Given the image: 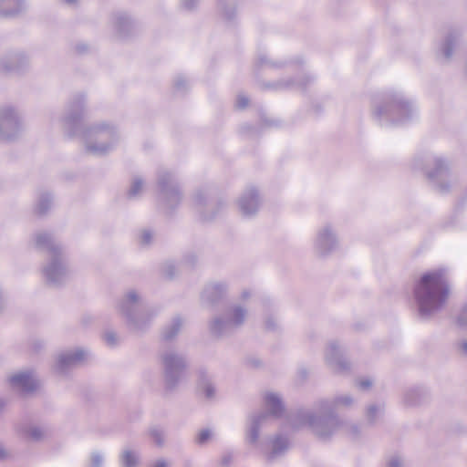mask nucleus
I'll use <instances>...</instances> for the list:
<instances>
[{"instance_id": "f257e3e1", "label": "nucleus", "mask_w": 467, "mask_h": 467, "mask_svg": "<svg viewBox=\"0 0 467 467\" xmlns=\"http://www.w3.org/2000/svg\"><path fill=\"white\" fill-rule=\"evenodd\" d=\"M84 101L82 94L72 98L63 119L64 130L69 137H79L84 141L88 153L106 154L118 141L116 129L104 123L84 128Z\"/></svg>"}, {"instance_id": "f03ea898", "label": "nucleus", "mask_w": 467, "mask_h": 467, "mask_svg": "<svg viewBox=\"0 0 467 467\" xmlns=\"http://www.w3.org/2000/svg\"><path fill=\"white\" fill-rule=\"evenodd\" d=\"M353 402V398L347 394L332 400H320L315 405V412L297 410L291 420V425L293 428L308 426L318 438L327 440L343 426V422L335 413L336 410L348 408Z\"/></svg>"}, {"instance_id": "7ed1b4c3", "label": "nucleus", "mask_w": 467, "mask_h": 467, "mask_svg": "<svg viewBox=\"0 0 467 467\" xmlns=\"http://www.w3.org/2000/svg\"><path fill=\"white\" fill-rule=\"evenodd\" d=\"M449 293L445 269L440 268L422 275L413 290L420 317L427 319L439 312L444 306Z\"/></svg>"}, {"instance_id": "20e7f679", "label": "nucleus", "mask_w": 467, "mask_h": 467, "mask_svg": "<svg viewBox=\"0 0 467 467\" xmlns=\"http://www.w3.org/2000/svg\"><path fill=\"white\" fill-rule=\"evenodd\" d=\"M415 113V108L410 99L401 92L387 93L382 102L375 105L373 117L380 126L403 124L410 120Z\"/></svg>"}, {"instance_id": "39448f33", "label": "nucleus", "mask_w": 467, "mask_h": 467, "mask_svg": "<svg viewBox=\"0 0 467 467\" xmlns=\"http://www.w3.org/2000/svg\"><path fill=\"white\" fill-rule=\"evenodd\" d=\"M35 244L38 249L47 251L51 256L50 262L43 267V275L47 283L53 286L63 284L68 277V271L63 261L60 245L46 232L36 234Z\"/></svg>"}, {"instance_id": "423d86ee", "label": "nucleus", "mask_w": 467, "mask_h": 467, "mask_svg": "<svg viewBox=\"0 0 467 467\" xmlns=\"http://www.w3.org/2000/svg\"><path fill=\"white\" fill-rule=\"evenodd\" d=\"M117 307L129 327L134 331H143L156 315V311L144 306L141 297L134 290L129 291L119 300Z\"/></svg>"}, {"instance_id": "0eeeda50", "label": "nucleus", "mask_w": 467, "mask_h": 467, "mask_svg": "<svg viewBox=\"0 0 467 467\" xmlns=\"http://www.w3.org/2000/svg\"><path fill=\"white\" fill-rule=\"evenodd\" d=\"M160 359L165 389L173 391L186 379L187 358L176 349L168 348L161 353Z\"/></svg>"}, {"instance_id": "6e6552de", "label": "nucleus", "mask_w": 467, "mask_h": 467, "mask_svg": "<svg viewBox=\"0 0 467 467\" xmlns=\"http://www.w3.org/2000/svg\"><path fill=\"white\" fill-rule=\"evenodd\" d=\"M265 405L269 412L262 411L252 415L250 417V424L246 431L247 442L257 447H260L258 438L261 427L268 422L270 417H281L285 410L281 398L275 393H268L265 395Z\"/></svg>"}, {"instance_id": "1a4fd4ad", "label": "nucleus", "mask_w": 467, "mask_h": 467, "mask_svg": "<svg viewBox=\"0 0 467 467\" xmlns=\"http://www.w3.org/2000/svg\"><path fill=\"white\" fill-rule=\"evenodd\" d=\"M246 317V307L240 304H233L225 309L222 317L212 320L210 331L215 337L231 335L244 324Z\"/></svg>"}, {"instance_id": "9d476101", "label": "nucleus", "mask_w": 467, "mask_h": 467, "mask_svg": "<svg viewBox=\"0 0 467 467\" xmlns=\"http://www.w3.org/2000/svg\"><path fill=\"white\" fill-rule=\"evenodd\" d=\"M159 201L166 210H173L179 205L182 194L173 176L167 171L158 174Z\"/></svg>"}, {"instance_id": "9b49d317", "label": "nucleus", "mask_w": 467, "mask_h": 467, "mask_svg": "<svg viewBox=\"0 0 467 467\" xmlns=\"http://www.w3.org/2000/svg\"><path fill=\"white\" fill-rule=\"evenodd\" d=\"M425 162L427 165H433V169L426 171V174L433 186L441 193L447 192L450 189V184L447 182L449 168L445 161L441 158H428Z\"/></svg>"}, {"instance_id": "f8f14e48", "label": "nucleus", "mask_w": 467, "mask_h": 467, "mask_svg": "<svg viewBox=\"0 0 467 467\" xmlns=\"http://www.w3.org/2000/svg\"><path fill=\"white\" fill-rule=\"evenodd\" d=\"M22 130V123L18 114L11 107L0 109V139L13 140Z\"/></svg>"}, {"instance_id": "ddd939ff", "label": "nucleus", "mask_w": 467, "mask_h": 467, "mask_svg": "<svg viewBox=\"0 0 467 467\" xmlns=\"http://www.w3.org/2000/svg\"><path fill=\"white\" fill-rule=\"evenodd\" d=\"M8 382L12 389L22 394H28L35 391L38 381L34 373L30 370L21 371L9 377Z\"/></svg>"}, {"instance_id": "4468645a", "label": "nucleus", "mask_w": 467, "mask_h": 467, "mask_svg": "<svg viewBox=\"0 0 467 467\" xmlns=\"http://www.w3.org/2000/svg\"><path fill=\"white\" fill-rule=\"evenodd\" d=\"M88 352L81 348L62 352L57 357L56 370L59 374H66L70 368L80 364L87 357Z\"/></svg>"}, {"instance_id": "2eb2a0df", "label": "nucleus", "mask_w": 467, "mask_h": 467, "mask_svg": "<svg viewBox=\"0 0 467 467\" xmlns=\"http://www.w3.org/2000/svg\"><path fill=\"white\" fill-rule=\"evenodd\" d=\"M326 361L327 365L337 373L348 371L349 363L344 358L342 351L336 342H330L326 350Z\"/></svg>"}, {"instance_id": "dca6fc26", "label": "nucleus", "mask_w": 467, "mask_h": 467, "mask_svg": "<svg viewBox=\"0 0 467 467\" xmlns=\"http://www.w3.org/2000/svg\"><path fill=\"white\" fill-rule=\"evenodd\" d=\"M315 245L321 255H326L337 248V238L328 226L318 232Z\"/></svg>"}, {"instance_id": "f3484780", "label": "nucleus", "mask_w": 467, "mask_h": 467, "mask_svg": "<svg viewBox=\"0 0 467 467\" xmlns=\"http://www.w3.org/2000/svg\"><path fill=\"white\" fill-rule=\"evenodd\" d=\"M239 208L244 216L254 215L259 209L260 199L254 188L247 189L239 199Z\"/></svg>"}, {"instance_id": "a211bd4d", "label": "nucleus", "mask_w": 467, "mask_h": 467, "mask_svg": "<svg viewBox=\"0 0 467 467\" xmlns=\"http://www.w3.org/2000/svg\"><path fill=\"white\" fill-rule=\"evenodd\" d=\"M227 287L223 283H213L205 286L202 298L211 304L217 303L226 293Z\"/></svg>"}, {"instance_id": "6ab92c4d", "label": "nucleus", "mask_w": 467, "mask_h": 467, "mask_svg": "<svg viewBox=\"0 0 467 467\" xmlns=\"http://www.w3.org/2000/svg\"><path fill=\"white\" fill-rule=\"evenodd\" d=\"M25 9L24 0H0V16L12 17Z\"/></svg>"}, {"instance_id": "aec40b11", "label": "nucleus", "mask_w": 467, "mask_h": 467, "mask_svg": "<svg viewBox=\"0 0 467 467\" xmlns=\"http://www.w3.org/2000/svg\"><path fill=\"white\" fill-rule=\"evenodd\" d=\"M198 388L205 398L212 400L215 397L216 390L212 377L205 370L202 369L198 373Z\"/></svg>"}, {"instance_id": "412c9836", "label": "nucleus", "mask_w": 467, "mask_h": 467, "mask_svg": "<svg viewBox=\"0 0 467 467\" xmlns=\"http://www.w3.org/2000/svg\"><path fill=\"white\" fill-rule=\"evenodd\" d=\"M25 61L21 54H12L1 59L0 69L4 72L18 71Z\"/></svg>"}, {"instance_id": "4be33fe9", "label": "nucleus", "mask_w": 467, "mask_h": 467, "mask_svg": "<svg viewBox=\"0 0 467 467\" xmlns=\"http://www.w3.org/2000/svg\"><path fill=\"white\" fill-rule=\"evenodd\" d=\"M288 448V441L282 435H277L272 441V450L269 452H265L268 462L274 461L275 458L281 456Z\"/></svg>"}, {"instance_id": "5701e85b", "label": "nucleus", "mask_w": 467, "mask_h": 467, "mask_svg": "<svg viewBox=\"0 0 467 467\" xmlns=\"http://www.w3.org/2000/svg\"><path fill=\"white\" fill-rule=\"evenodd\" d=\"M426 392L421 388L408 389L403 396V401L407 406H416L422 402Z\"/></svg>"}, {"instance_id": "b1692460", "label": "nucleus", "mask_w": 467, "mask_h": 467, "mask_svg": "<svg viewBox=\"0 0 467 467\" xmlns=\"http://www.w3.org/2000/svg\"><path fill=\"white\" fill-rule=\"evenodd\" d=\"M183 321L181 317L177 316L172 318L171 322L166 326L162 331V338L164 340H172L180 332Z\"/></svg>"}, {"instance_id": "393cba45", "label": "nucleus", "mask_w": 467, "mask_h": 467, "mask_svg": "<svg viewBox=\"0 0 467 467\" xmlns=\"http://www.w3.org/2000/svg\"><path fill=\"white\" fill-rule=\"evenodd\" d=\"M238 0H218V8L222 16L226 21H231L234 17L235 5Z\"/></svg>"}, {"instance_id": "a878e982", "label": "nucleus", "mask_w": 467, "mask_h": 467, "mask_svg": "<svg viewBox=\"0 0 467 467\" xmlns=\"http://www.w3.org/2000/svg\"><path fill=\"white\" fill-rule=\"evenodd\" d=\"M458 36L459 34L457 32H451L448 34L444 42L442 43L441 52L446 59L451 58Z\"/></svg>"}, {"instance_id": "bb28decb", "label": "nucleus", "mask_w": 467, "mask_h": 467, "mask_svg": "<svg viewBox=\"0 0 467 467\" xmlns=\"http://www.w3.org/2000/svg\"><path fill=\"white\" fill-rule=\"evenodd\" d=\"M206 201V194L202 191H198L193 196V205L197 212L201 214L202 219L204 221L211 220L214 214L207 215L203 213L202 208Z\"/></svg>"}, {"instance_id": "cd10ccee", "label": "nucleus", "mask_w": 467, "mask_h": 467, "mask_svg": "<svg viewBox=\"0 0 467 467\" xmlns=\"http://www.w3.org/2000/svg\"><path fill=\"white\" fill-rule=\"evenodd\" d=\"M52 205V198L49 193H42L36 202V213L39 215L45 214Z\"/></svg>"}, {"instance_id": "c85d7f7f", "label": "nucleus", "mask_w": 467, "mask_h": 467, "mask_svg": "<svg viewBox=\"0 0 467 467\" xmlns=\"http://www.w3.org/2000/svg\"><path fill=\"white\" fill-rule=\"evenodd\" d=\"M115 26L121 35H125L129 32L131 26V21L127 15L119 14L115 18Z\"/></svg>"}, {"instance_id": "c756f323", "label": "nucleus", "mask_w": 467, "mask_h": 467, "mask_svg": "<svg viewBox=\"0 0 467 467\" xmlns=\"http://www.w3.org/2000/svg\"><path fill=\"white\" fill-rule=\"evenodd\" d=\"M122 467H136L139 462V457L136 452L126 450L120 457Z\"/></svg>"}, {"instance_id": "7c9ffc66", "label": "nucleus", "mask_w": 467, "mask_h": 467, "mask_svg": "<svg viewBox=\"0 0 467 467\" xmlns=\"http://www.w3.org/2000/svg\"><path fill=\"white\" fill-rule=\"evenodd\" d=\"M149 435L157 446L161 447L164 445L165 433L162 429L159 427H152L149 431Z\"/></svg>"}, {"instance_id": "2f4dec72", "label": "nucleus", "mask_w": 467, "mask_h": 467, "mask_svg": "<svg viewBox=\"0 0 467 467\" xmlns=\"http://www.w3.org/2000/svg\"><path fill=\"white\" fill-rule=\"evenodd\" d=\"M142 189L143 181L139 177H135L132 180L131 185L128 191V197L131 199L136 198L141 192Z\"/></svg>"}, {"instance_id": "473e14b6", "label": "nucleus", "mask_w": 467, "mask_h": 467, "mask_svg": "<svg viewBox=\"0 0 467 467\" xmlns=\"http://www.w3.org/2000/svg\"><path fill=\"white\" fill-rule=\"evenodd\" d=\"M103 339L109 347H115L119 344V339L117 334L112 330H108L103 334Z\"/></svg>"}, {"instance_id": "72a5a7b5", "label": "nucleus", "mask_w": 467, "mask_h": 467, "mask_svg": "<svg viewBox=\"0 0 467 467\" xmlns=\"http://www.w3.org/2000/svg\"><path fill=\"white\" fill-rule=\"evenodd\" d=\"M103 455L98 451L92 452L90 456L89 467H102L103 466Z\"/></svg>"}, {"instance_id": "f704fd0d", "label": "nucleus", "mask_w": 467, "mask_h": 467, "mask_svg": "<svg viewBox=\"0 0 467 467\" xmlns=\"http://www.w3.org/2000/svg\"><path fill=\"white\" fill-rule=\"evenodd\" d=\"M380 413V408L377 405H370L367 410V417L370 422H374Z\"/></svg>"}, {"instance_id": "c9c22d12", "label": "nucleus", "mask_w": 467, "mask_h": 467, "mask_svg": "<svg viewBox=\"0 0 467 467\" xmlns=\"http://www.w3.org/2000/svg\"><path fill=\"white\" fill-rule=\"evenodd\" d=\"M256 65L260 67H279L278 64L272 62L270 59L266 57L265 55H259L256 59Z\"/></svg>"}, {"instance_id": "e433bc0d", "label": "nucleus", "mask_w": 467, "mask_h": 467, "mask_svg": "<svg viewBox=\"0 0 467 467\" xmlns=\"http://www.w3.org/2000/svg\"><path fill=\"white\" fill-rule=\"evenodd\" d=\"M457 323L461 327H467V305H465L457 317Z\"/></svg>"}, {"instance_id": "4c0bfd02", "label": "nucleus", "mask_w": 467, "mask_h": 467, "mask_svg": "<svg viewBox=\"0 0 467 467\" xmlns=\"http://www.w3.org/2000/svg\"><path fill=\"white\" fill-rule=\"evenodd\" d=\"M265 328L269 331H275L278 328V324L275 318L272 316L266 317L265 321Z\"/></svg>"}, {"instance_id": "58836bf2", "label": "nucleus", "mask_w": 467, "mask_h": 467, "mask_svg": "<svg viewBox=\"0 0 467 467\" xmlns=\"http://www.w3.org/2000/svg\"><path fill=\"white\" fill-rule=\"evenodd\" d=\"M212 436L210 430H202L200 431L197 437V442L200 444L205 443Z\"/></svg>"}, {"instance_id": "ea45409f", "label": "nucleus", "mask_w": 467, "mask_h": 467, "mask_svg": "<svg viewBox=\"0 0 467 467\" xmlns=\"http://www.w3.org/2000/svg\"><path fill=\"white\" fill-rule=\"evenodd\" d=\"M152 241V234L150 230H144L140 234V243L143 245H149Z\"/></svg>"}, {"instance_id": "a19ab883", "label": "nucleus", "mask_w": 467, "mask_h": 467, "mask_svg": "<svg viewBox=\"0 0 467 467\" xmlns=\"http://www.w3.org/2000/svg\"><path fill=\"white\" fill-rule=\"evenodd\" d=\"M43 435V431L38 427H34L29 431V437L34 441H39Z\"/></svg>"}, {"instance_id": "79ce46f5", "label": "nucleus", "mask_w": 467, "mask_h": 467, "mask_svg": "<svg viewBox=\"0 0 467 467\" xmlns=\"http://www.w3.org/2000/svg\"><path fill=\"white\" fill-rule=\"evenodd\" d=\"M187 86V80L182 76H178L174 80V87L177 90H182Z\"/></svg>"}, {"instance_id": "37998d69", "label": "nucleus", "mask_w": 467, "mask_h": 467, "mask_svg": "<svg viewBox=\"0 0 467 467\" xmlns=\"http://www.w3.org/2000/svg\"><path fill=\"white\" fill-rule=\"evenodd\" d=\"M248 105V99L245 96L239 95L236 100V106L239 109H244Z\"/></svg>"}, {"instance_id": "c03bdc74", "label": "nucleus", "mask_w": 467, "mask_h": 467, "mask_svg": "<svg viewBox=\"0 0 467 467\" xmlns=\"http://www.w3.org/2000/svg\"><path fill=\"white\" fill-rule=\"evenodd\" d=\"M182 6L187 10H192L195 7L198 0H181Z\"/></svg>"}, {"instance_id": "a18cd8bd", "label": "nucleus", "mask_w": 467, "mask_h": 467, "mask_svg": "<svg viewBox=\"0 0 467 467\" xmlns=\"http://www.w3.org/2000/svg\"><path fill=\"white\" fill-rule=\"evenodd\" d=\"M246 362H247V365L252 367V368H258L262 364L261 360L256 358H249L246 360Z\"/></svg>"}, {"instance_id": "49530a36", "label": "nucleus", "mask_w": 467, "mask_h": 467, "mask_svg": "<svg viewBox=\"0 0 467 467\" xmlns=\"http://www.w3.org/2000/svg\"><path fill=\"white\" fill-rule=\"evenodd\" d=\"M232 460H233L232 454L231 453H225L222 457L221 464L223 466H228L231 463Z\"/></svg>"}, {"instance_id": "de8ad7c7", "label": "nucleus", "mask_w": 467, "mask_h": 467, "mask_svg": "<svg viewBox=\"0 0 467 467\" xmlns=\"http://www.w3.org/2000/svg\"><path fill=\"white\" fill-rule=\"evenodd\" d=\"M388 467H402V462L400 459L394 457L389 462Z\"/></svg>"}, {"instance_id": "09e8293b", "label": "nucleus", "mask_w": 467, "mask_h": 467, "mask_svg": "<svg viewBox=\"0 0 467 467\" xmlns=\"http://www.w3.org/2000/svg\"><path fill=\"white\" fill-rule=\"evenodd\" d=\"M372 385V382L371 380L366 379H362L358 382V387L362 389H367L368 388H370Z\"/></svg>"}, {"instance_id": "8fccbe9b", "label": "nucleus", "mask_w": 467, "mask_h": 467, "mask_svg": "<svg viewBox=\"0 0 467 467\" xmlns=\"http://www.w3.org/2000/svg\"><path fill=\"white\" fill-rule=\"evenodd\" d=\"M165 275L169 277H172L174 275V266L171 265H167L165 269Z\"/></svg>"}, {"instance_id": "3c124183", "label": "nucleus", "mask_w": 467, "mask_h": 467, "mask_svg": "<svg viewBox=\"0 0 467 467\" xmlns=\"http://www.w3.org/2000/svg\"><path fill=\"white\" fill-rule=\"evenodd\" d=\"M349 434L353 437V438H356L358 437V429L357 426L355 425H351L349 427Z\"/></svg>"}, {"instance_id": "603ef678", "label": "nucleus", "mask_w": 467, "mask_h": 467, "mask_svg": "<svg viewBox=\"0 0 467 467\" xmlns=\"http://www.w3.org/2000/svg\"><path fill=\"white\" fill-rule=\"evenodd\" d=\"M460 348L462 354L467 355V340H464L460 344Z\"/></svg>"}, {"instance_id": "864d4df0", "label": "nucleus", "mask_w": 467, "mask_h": 467, "mask_svg": "<svg viewBox=\"0 0 467 467\" xmlns=\"http://www.w3.org/2000/svg\"><path fill=\"white\" fill-rule=\"evenodd\" d=\"M152 467H168L164 460H159Z\"/></svg>"}, {"instance_id": "5fc2aeb1", "label": "nucleus", "mask_w": 467, "mask_h": 467, "mask_svg": "<svg viewBox=\"0 0 467 467\" xmlns=\"http://www.w3.org/2000/svg\"><path fill=\"white\" fill-rule=\"evenodd\" d=\"M250 296H251V293H250V291H249V290H244V291L242 292V294H241V298H242L243 300H246L247 298H249V297H250Z\"/></svg>"}, {"instance_id": "6e6d98bb", "label": "nucleus", "mask_w": 467, "mask_h": 467, "mask_svg": "<svg viewBox=\"0 0 467 467\" xmlns=\"http://www.w3.org/2000/svg\"><path fill=\"white\" fill-rule=\"evenodd\" d=\"M7 452L4 448H0V460L6 458Z\"/></svg>"}, {"instance_id": "4d7b16f0", "label": "nucleus", "mask_w": 467, "mask_h": 467, "mask_svg": "<svg viewBox=\"0 0 467 467\" xmlns=\"http://www.w3.org/2000/svg\"><path fill=\"white\" fill-rule=\"evenodd\" d=\"M422 161H423V160H421V159H416L414 161V167L417 169L420 168Z\"/></svg>"}, {"instance_id": "13d9d810", "label": "nucleus", "mask_w": 467, "mask_h": 467, "mask_svg": "<svg viewBox=\"0 0 467 467\" xmlns=\"http://www.w3.org/2000/svg\"><path fill=\"white\" fill-rule=\"evenodd\" d=\"M6 404V401L5 399L0 398V409H3Z\"/></svg>"}, {"instance_id": "bf43d9fd", "label": "nucleus", "mask_w": 467, "mask_h": 467, "mask_svg": "<svg viewBox=\"0 0 467 467\" xmlns=\"http://www.w3.org/2000/svg\"><path fill=\"white\" fill-rule=\"evenodd\" d=\"M77 49H78V51L79 53H82V52H84V50H86V47H84V46H78Z\"/></svg>"}, {"instance_id": "052dcab7", "label": "nucleus", "mask_w": 467, "mask_h": 467, "mask_svg": "<svg viewBox=\"0 0 467 467\" xmlns=\"http://www.w3.org/2000/svg\"><path fill=\"white\" fill-rule=\"evenodd\" d=\"M68 5H73L77 2V0H64Z\"/></svg>"}, {"instance_id": "680f3d73", "label": "nucleus", "mask_w": 467, "mask_h": 467, "mask_svg": "<svg viewBox=\"0 0 467 467\" xmlns=\"http://www.w3.org/2000/svg\"><path fill=\"white\" fill-rule=\"evenodd\" d=\"M298 87H305L306 85V82H304V83H297L296 84Z\"/></svg>"}]
</instances>
